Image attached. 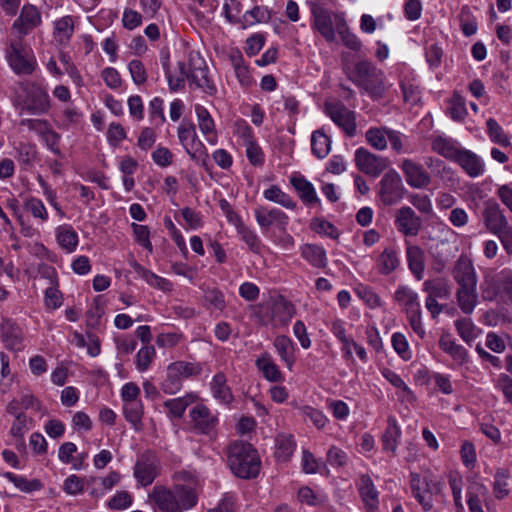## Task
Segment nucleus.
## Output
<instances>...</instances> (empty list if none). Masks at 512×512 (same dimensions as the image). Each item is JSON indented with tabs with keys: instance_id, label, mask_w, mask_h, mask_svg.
<instances>
[{
	"instance_id": "f257e3e1",
	"label": "nucleus",
	"mask_w": 512,
	"mask_h": 512,
	"mask_svg": "<svg viewBox=\"0 0 512 512\" xmlns=\"http://www.w3.org/2000/svg\"><path fill=\"white\" fill-rule=\"evenodd\" d=\"M147 503L154 512H185L197 505L198 492L188 484H156L147 495Z\"/></svg>"
},
{
	"instance_id": "9d476101",
	"label": "nucleus",
	"mask_w": 512,
	"mask_h": 512,
	"mask_svg": "<svg viewBox=\"0 0 512 512\" xmlns=\"http://www.w3.org/2000/svg\"><path fill=\"white\" fill-rule=\"evenodd\" d=\"M191 429L195 434L213 438L219 424L218 414L211 411L206 405L196 404L189 412Z\"/></svg>"
},
{
	"instance_id": "0eeeda50",
	"label": "nucleus",
	"mask_w": 512,
	"mask_h": 512,
	"mask_svg": "<svg viewBox=\"0 0 512 512\" xmlns=\"http://www.w3.org/2000/svg\"><path fill=\"white\" fill-rule=\"evenodd\" d=\"M487 229L497 235L505 251L512 254V227L497 203H487L485 208Z\"/></svg>"
},
{
	"instance_id": "13d9d810",
	"label": "nucleus",
	"mask_w": 512,
	"mask_h": 512,
	"mask_svg": "<svg viewBox=\"0 0 512 512\" xmlns=\"http://www.w3.org/2000/svg\"><path fill=\"white\" fill-rule=\"evenodd\" d=\"M176 376L182 381L184 378L200 374L201 366L197 363L176 361L170 364Z\"/></svg>"
},
{
	"instance_id": "09e8293b",
	"label": "nucleus",
	"mask_w": 512,
	"mask_h": 512,
	"mask_svg": "<svg viewBox=\"0 0 512 512\" xmlns=\"http://www.w3.org/2000/svg\"><path fill=\"white\" fill-rule=\"evenodd\" d=\"M123 412L126 420L137 430L141 428L143 417V404L141 400L123 403Z\"/></svg>"
},
{
	"instance_id": "a878e982",
	"label": "nucleus",
	"mask_w": 512,
	"mask_h": 512,
	"mask_svg": "<svg viewBox=\"0 0 512 512\" xmlns=\"http://www.w3.org/2000/svg\"><path fill=\"white\" fill-rule=\"evenodd\" d=\"M290 183L298 193L299 198L305 205H315L319 203V198L315 188L304 176L298 174L290 178Z\"/></svg>"
},
{
	"instance_id": "8fccbe9b",
	"label": "nucleus",
	"mask_w": 512,
	"mask_h": 512,
	"mask_svg": "<svg viewBox=\"0 0 512 512\" xmlns=\"http://www.w3.org/2000/svg\"><path fill=\"white\" fill-rule=\"evenodd\" d=\"M4 477L12 482L16 488L25 493L38 491L42 488V483L38 479L28 480L26 477L16 475L12 472H6Z\"/></svg>"
},
{
	"instance_id": "4be33fe9",
	"label": "nucleus",
	"mask_w": 512,
	"mask_h": 512,
	"mask_svg": "<svg viewBox=\"0 0 512 512\" xmlns=\"http://www.w3.org/2000/svg\"><path fill=\"white\" fill-rule=\"evenodd\" d=\"M394 300L403 309L406 315L421 310L417 292L406 285H399L397 287Z\"/></svg>"
},
{
	"instance_id": "4c0bfd02",
	"label": "nucleus",
	"mask_w": 512,
	"mask_h": 512,
	"mask_svg": "<svg viewBox=\"0 0 512 512\" xmlns=\"http://www.w3.org/2000/svg\"><path fill=\"white\" fill-rule=\"evenodd\" d=\"M75 21L72 16L66 15L54 22V39L65 45L70 41L74 33Z\"/></svg>"
},
{
	"instance_id": "69168bd1",
	"label": "nucleus",
	"mask_w": 512,
	"mask_h": 512,
	"mask_svg": "<svg viewBox=\"0 0 512 512\" xmlns=\"http://www.w3.org/2000/svg\"><path fill=\"white\" fill-rule=\"evenodd\" d=\"M237 230L241 235L242 240L248 245L250 250L255 253H259L261 249V240L258 235L243 223H239Z\"/></svg>"
},
{
	"instance_id": "4d7b16f0",
	"label": "nucleus",
	"mask_w": 512,
	"mask_h": 512,
	"mask_svg": "<svg viewBox=\"0 0 512 512\" xmlns=\"http://www.w3.org/2000/svg\"><path fill=\"white\" fill-rule=\"evenodd\" d=\"M400 87L403 94V99L406 103L415 105L420 100L419 85L415 80L402 78L400 80Z\"/></svg>"
},
{
	"instance_id": "79ce46f5",
	"label": "nucleus",
	"mask_w": 512,
	"mask_h": 512,
	"mask_svg": "<svg viewBox=\"0 0 512 512\" xmlns=\"http://www.w3.org/2000/svg\"><path fill=\"white\" fill-rule=\"evenodd\" d=\"M244 145L249 162L254 166H261L264 163V153L261 147L253 139L251 129L249 127L246 128L244 133Z\"/></svg>"
},
{
	"instance_id": "2f4dec72",
	"label": "nucleus",
	"mask_w": 512,
	"mask_h": 512,
	"mask_svg": "<svg viewBox=\"0 0 512 512\" xmlns=\"http://www.w3.org/2000/svg\"><path fill=\"white\" fill-rule=\"evenodd\" d=\"M196 399L195 394L189 393L182 397L166 400L163 405L167 409V416L170 419L182 418L187 407L193 404Z\"/></svg>"
},
{
	"instance_id": "f8f14e48",
	"label": "nucleus",
	"mask_w": 512,
	"mask_h": 512,
	"mask_svg": "<svg viewBox=\"0 0 512 512\" xmlns=\"http://www.w3.org/2000/svg\"><path fill=\"white\" fill-rule=\"evenodd\" d=\"M354 161L361 172L374 178L382 174L390 165L387 157L374 154L364 147L356 149Z\"/></svg>"
},
{
	"instance_id": "412c9836",
	"label": "nucleus",
	"mask_w": 512,
	"mask_h": 512,
	"mask_svg": "<svg viewBox=\"0 0 512 512\" xmlns=\"http://www.w3.org/2000/svg\"><path fill=\"white\" fill-rule=\"evenodd\" d=\"M406 259L410 272L417 280H422L425 271V252L418 246L406 242Z\"/></svg>"
},
{
	"instance_id": "cd10ccee",
	"label": "nucleus",
	"mask_w": 512,
	"mask_h": 512,
	"mask_svg": "<svg viewBox=\"0 0 512 512\" xmlns=\"http://www.w3.org/2000/svg\"><path fill=\"white\" fill-rule=\"evenodd\" d=\"M398 250L395 247H386L376 259V268L379 274L387 276L400 266Z\"/></svg>"
},
{
	"instance_id": "5fc2aeb1",
	"label": "nucleus",
	"mask_w": 512,
	"mask_h": 512,
	"mask_svg": "<svg viewBox=\"0 0 512 512\" xmlns=\"http://www.w3.org/2000/svg\"><path fill=\"white\" fill-rule=\"evenodd\" d=\"M486 132L493 143L503 147H507L510 145L509 137L504 132L503 128L493 118L487 120Z\"/></svg>"
},
{
	"instance_id": "f03ea898",
	"label": "nucleus",
	"mask_w": 512,
	"mask_h": 512,
	"mask_svg": "<svg viewBox=\"0 0 512 512\" xmlns=\"http://www.w3.org/2000/svg\"><path fill=\"white\" fill-rule=\"evenodd\" d=\"M350 79L374 100L383 98L388 89L384 71L371 60L364 59L356 62Z\"/></svg>"
},
{
	"instance_id": "a19ab883",
	"label": "nucleus",
	"mask_w": 512,
	"mask_h": 512,
	"mask_svg": "<svg viewBox=\"0 0 512 512\" xmlns=\"http://www.w3.org/2000/svg\"><path fill=\"white\" fill-rule=\"evenodd\" d=\"M263 197L266 200L279 204L286 209L294 210L297 207V203L292 199V197L277 185H272L264 190Z\"/></svg>"
},
{
	"instance_id": "4468645a",
	"label": "nucleus",
	"mask_w": 512,
	"mask_h": 512,
	"mask_svg": "<svg viewBox=\"0 0 512 512\" xmlns=\"http://www.w3.org/2000/svg\"><path fill=\"white\" fill-rule=\"evenodd\" d=\"M394 226L404 237H416L423 227L422 218L410 206H401L395 210Z\"/></svg>"
},
{
	"instance_id": "dca6fc26",
	"label": "nucleus",
	"mask_w": 512,
	"mask_h": 512,
	"mask_svg": "<svg viewBox=\"0 0 512 512\" xmlns=\"http://www.w3.org/2000/svg\"><path fill=\"white\" fill-rule=\"evenodd\" d=\"M41 23L42 16L39 9L35 5L25 4L11 26V35L24 38Z\"/></svg>"
},
{
	"instance_id": "f704fd0d",
	"label": "nucleus",
	"mask_w": 512,
	"mask_h": 512,
	"mask_svg": "<svg viewBox=\"0 0 512 512\" xmlns=\"http://www.w3.org/2000/svg\"><path fill=\"white\" fill-rule=\"evenodd\" d=\"M120 480L121 475L118 471H111L106 477L90 478L89 484L93 485L90 494L93 496H102L105 492L117 485Z\"/></svg>"
},
{
	"instance_id": "f3484780",
	"label": "nucleus",
	"mask_w": 512,
	"mask_h": 512,
	"mask_svg": "<svg viewBox=\"0 0 512 512\" xmlns=\"http://www.w3.org/2000/svg\"><path fill=\"white\" fill-rule=\"evenodd\" d=\"M405 181L411 188L424 189L431 183V177L425 168L410 158H404L399 164Z\"/></svg>"
},
{
	"instance_id": "7ed1b4c3",
	"label": "nucleus",
	"mask_w": 512,
	"mask_h": 512,
	"mask_svg": "<svg viewBox=\"0 0 512 512\" xmlns=\"http://www.w3.org/2000/svg\"><path fill=\"white\" fill-rule=\"evenodd\" d=\"M228 465L232 473L242 479L254 478L260 471V458L249 443L235 441L228 446Z\"/></svg>"
},
{
	"instance_id": "e433bc0d",
	"label": "nucleus",
	"mask_w": 512,
	"mask_h": 512,
	"mask_svg": "<svg viewBox=\"0 0 512 512\" xmlns=\"http://www.w3.org/2000/svg\"><path fill=\"white\" fill-rule=\"evenodd\" d=\"M210 386L214 398L219 402L228 405L233 401V394L223 373H217L213 377Z\"/></svg>"
},
{
	"instance_id": "37998d69",
	"label": "nucleus",
	"mask_w": 512,
	"mask_h": 512,
	"mask_svg": "<svg viewBox=\"0 0 512 512\" xmlns=\"http://www.w3.org/2000/svg\"><path fill=\"white\" fill-rule=\"evenodd\" d=\"M453 161L457 162L472 177L477 176L480 172L478 156L469 150L461 148Z\"/></svg>"
},
{
	"instance_id": "0e129e2a",
	"label": "nucleus",
	"mask_w": 512,
	"mask_h": 512,
	"mask_svg": "<svg viewBox=\"0 0 512 512\" xmlns=\"http://www.w3.org/2000/svg\"><path fill=\"white\" fill-rule=\"evenodd\" d=\"M392 347L395 352L405 361L410 360L412 352L404 334L395 332L391 337Z\"/></svg>"
},
{
	"instance_id": "a18cd8bd",
	"label": "nucleus",
	"mask_w": 512,
	"mask_h": 512,
	"mask_svg": "<svg viewBox=\"0 0 512 512\" xmlns=\"http://www.w3.org/2000/svg\"><path fill=\"white\" fill-rule=\"evenodd\" d=\"M388 130L386 126L370 127L365 133L366 142L378 151L386 150Z\"/></svg>"
},
{
	"instance_id": "5701e85b",
	"label": "nucleus",
	"mask_w": 512,
	"mask_h": 512,
	"mask_svg": "<svg viewBox=\"0 0 512 512\" xmlns=\"http://www.w3.org/2000/svg\"><path fill=\"white\" fill-rule=\"evenodd\" d=\"M357 488L367 510H377L379 506V493L371 477L362 474L357 482Z\"/></svg>"
},
{
	"instance_id": "49530a36",
	"label": "nucleus",
	"mask_w": 512,
	"mask_h": 512,
	"mask_svg": "<svg viewBox=\"0 0 512 512\" xmlns=\"http://www.w3.org/2000/svg\"><path fill=\"white\" fill-rule=\"evenodd\" d=\"M457 296L461 310L470 314L477 304L476 286L459 287Z\"/></svg>"
},
{
	"instance_id": "774afa93",
	"label": "nucleus",
	"mask_w": 512,
	"mask_h": 512,
	"mask_svg": "<svg viewBox=\"0 0 512 512\" xmlns=\"http://www.w3.org/2000/svg\"><path fill=\"white\" fill-rule=\"evenodd\" d=\"M24 208L27 212H29L34 218L39 219L44 222L48 219V212L43 204V202L35 197H31L26 200Z\"/></svg>"
},
{
	"instance_id": "7c9ffc66",
	"label": "nucleus",
	"mask_w": 512,
	"mask_h": 512,
	"mask_svg": "<svg viewBox=\"0 0 512 512\" xmlns=\"http://www.w3.org/2000/svg\"><path fill=\"white\" fill-rule=\"evenodd\" d=\"M273 346L287 368L292 370L295 363V345L293 341L286 335H278L274 339Z\"/></svg>"
},
{
	"instance_id": "bb28decb",
	"label": "nucleus",
	"mask_w": 512,
	"mask_h": 512,
	"mask_svg": "<svg viewBox=\"0 0 512 512\" xmlns=\"http://www.w3.org/2000/svg\"><path fill=\"white\" fill-rule=\"evenodd\" d=\"M431 149L440 156L453 161L461 147L453 138L438 135L431 138Z\"/></svg>"
},
{
	"instance_id": "e2e57ef3",
	"label": "nucleus",
	"mask_w": 512,
	"mask_h": 512,
	"mask_svg": "<svg viewBox=\"0 0 512 512\" xmlns=\"http://www.w3.org/2000/svg\"><path fill=\"white\" fill-rule=\"evenodd\" d=\"M156 356L155 348L151 345L143 346L136 355V368L140 372L146 371Z\"/></svg>"
},
{
	"instance_id": "603ef678",
	"label": "nucleus",
	"mask_w": 512,
	"mask_h": 512,
	"mask_svg": "<svg viewBox=\"0 0 512 512\" xmlns=\"http://www.w3.org/2000/svg\"><path fill=\"white\" fill-rule=\"evenodd\" d=\"M165 74L167 77L169 89L173 92L179 91L184 88L185 80L187 79L188 72L186 71L185 63L178 62V71L173 74L171 73L164 63Z\"/></svg>"
},
{
	"instance_id": "2eb2a0df",
	"label": "nucleus",
	"mask_w": 512,
	"mask_h": 512,
	"mask_svg": "<svg viewBox=\"0 0 512 512\" xmlns=\"http://www.w3.org/2000/svg\"><path fill=\"white\" fill-rule=\"evenodd\" d=\"M190 69L187 79L191 85L202 89L205 93L213 95L216 93L217 88L213 81L208 76V69L205 61L198 54L190 53L189 55Z\"/></svg>"
},
{
	"instance_id": "58836bf2",
	"label": "nucleus",
	"mask_w": 512,
	"mask_h": 512,
	"mask_svg": "<svg viewBox=\"0 0 512 512\" xmlns=\"http://www.w3.org/2000/svg\"><path fill=\"white\" fill-rule=\"evenodd\" d=\"M56 240L60 247L68 253L75 251L79 242L77 232L70 225H61L57 228Z\"/></svg>"
},
{
	"instance_id": "39448f33",
	"label": "nucleus",
	"mask_w": 512,
	"mask_h": 512,
	"mask_svg": "<svg viewBox=\"0 0 512 512\" xmlns=\"http://www.w3.org/2000/svg\"><path fill=\"white\" fill-rule=\"evenodd\" d=\"M497 297L512 306V270L504 269L498 273L486 272L482 299L493 301Z\"/></svg>"
},
{
	"instance_id": "9b49d317",
	"label": "nucleus",
	"mask_w": 512,
	"mask_h": 512,
	"mask_svg": "<svg viewBox=\"0 0 512 512\" xmlns=\"http://www.w3.org/2000/svg\"><path fill=\"white\" fill-rule=\"evenodd\" d=\"M325 114L337 125L348 137H354L357 131L356 114L348 109L341 102H326Z\"/></svg>"
},
{
	"instance_id": "6ab92c4d",
	"label": "nucleus",
	"mask_w": 512,
	"mask_h": 512,
	"mask_svg": "<svg viewBox=\"0 0 512 512\" xmlns=\"http://www.w3.org/2000/svg\"><path fill=\"white\" fill-rule=\"evenodd\" d=\"M296 313L294 305L278 296L270 305V322L274 328L286 327Z\"/></svg>"
},
{
	"instance_id": "bf43d9fd",
	"label": "nucleus",
	"mask_w": 512,
	"mask_h": 512,
	"mask_svg": "<svg viewBox=\"0 0 512 512\" xmlns=\"http://www.w3.org/2000/svg\"><path fill=\"white\" fill-rule=\"evenodd\" d=\"M448 482L452 491L454 504L457 512H464V505L462 503V478L457 472H450L448 474Z\"/></svg>"
},
{
	"instance_id": "1a4fd4ad",
	"label": "nucleus",
	"mask_w": 512,
	"mask_h": 512,
	"mask_svg": "<svg viewBox=\"0 0 512 512\" xmlns=\"http://www.w3.org/2000/svg\"><path fill=\"white\" fill-rule=\"evenodd\" d=\"M406 192L400 174L395 169H389L378 183L377 195L385 206L399 203Z\"/></svg>"
},
{
	"instance_id": "72a5a7b5",
	"label": "nucleus",
	"mask_w": 512,
	"mask_h": 512,
	"mask_svg": "<svg viewBox=\"0 0 512 512\" xmlns=\"http://www.w3.org/2000/svg\"><path fill=\"white\" fill-rule=\"evenodd\" d=\"M301 256L315 268H325L327 266L326 251L323 247L316 244H304L300 248Z\"/></svg>"
},
{
	"instance_id": "864d4df0",
	"label": "nucleus",
	"mask_w": 512,
	"mask_h": 512,
	"mask_svg": "<svg viewBox=\"0 0 512 512\" xmlns=\"http://www.w3.org/2000/svg\"><path fill=\"white\" fill-rule=\"evenodd\" d=\"M447 112L455 121H461L467 114L465 99L455 92L447 101Z\"/></svg>"
},
{
	"instance_id": "6e6d98bb",
	"label": "nucleus",
	"mask_w": 512,
	"mask_h": 512,
	"mask_svg": "<svg viewBox=\"0 0 512 512\" xmlns=\"http://www.w3.org/2000/svg\"><path fill=\"white\" fill-rule=\"evenodd\" d=\"M459 20L462 32L466 36H471L477 32V17L469 7L465 6L462 8Z\"/></svg>"
},
{
	"instance_id": "473e14b6",
	"label": "nucleus",
	"mask_w": 512,
	"mask_h": 512,
	"mask_svg": "<svg viewBox=\"0 0 512 512\" xmlns=\"http://www.w3.org/2000/svg\"><path fill=\"white\" fill-rule=\"evenodd\" d=\"M440 349L449 354L454 361L459 364L468 362L467 350L460 344L456 343L449 334H443L439 339Z\"/></svg>"
},
{
	"instance_id": "052dcab7",
	"label": "nucleus",
	"mask_w": 512,
	"mask_h": 512,
	"mask_svg": "<svg viewBox=\"0 0 512 512\" xmlns=\"http://www.w3.org/2000/svg\"><path fill=\"white\" fill-rule=\"evenodd\" d=\"M190 158L198 164L206 165L208 160V152L205 145L198 139L184 147Z\"/></svg>"
},
{
	"instance_id": "338daca9",
	"label": "nucleus",
	"mask_w": 512,
	"mask_h": 512,
	"mask_svg": "<svg viewBox=\"0 0 512 512\" xmlns=\"http://www.w3.org/2000/svg\"><path fill=\"white\" fill-rule=\"evenodd\" d=\"M509 477V471L507 469H498L495 475V481L493 484V490L497 499H503L508 496L509 489L507 488V478Z\"/></svg>"
},
{
	"instance_id": "393cba45",
	"label": "nucleus",
	"mask_w": 512,
	"mask_h": 512,
	"mask_svg": "<svg viewBox=\"0 0 512 512\" xmlns=\"http://www.w3.org/2000/svg\"><path fill=\"white\" fill-rule=\"evenodd\" d=\"M454 278L459 287L476 286L477 275L472 262L466 257H460L454 268Z\"/></svg>"
},
{
	"instance_id": "680f3d73",
	"label": "nucleus",
	"mask_w": 512,
	"mask_h": 512,
	"mask_svg": "<svg viewBox=\"0 0 512 512\" xmlns=\"http://www.w3.org/2000/svg\"><path fill=\"white\" fill-rule=\"evenodd\" d=\"M355 293L371 309L381 306L380 297L371 287L360 284L355 288Z\"/></svg>"
},
{
	"instance_id": "ea45409f",
	"label": "nucleus",
	"mask_w": 512,
	"mask_h": 512,
	"mask_svg": "<svg viewBox=\"0 0 512 512\" xmlns=\"http://www.w3.org/2000/svg\"><path fill=\"white\" fill-rule=\"evenodd\" d=\"M296 448L294 438L290 434H280L275 439V457L278 461L286 462Z\"/></svg>"
},
{
	"instance_id": "423d86ee",
	"label": "nucleus",
	"mask_w": 512,
	"mask_h": 512,
	"mask_svg": "<svg viewBox=\"0 0 512 512\" xmlns=\"http://www.w3.org/2000/svg\"><path fill=\"white\" fill-rule=\"evenodd\" d=\"M345 22L344 12H334L323 7L312 9V28L327 42L336 40V32L344 27Z\"/></svg>"
},
{
	"instance_id": "3c124183",
	"label": "nucleus",
	"mask_w": 512,
	"mask_h": 512,
	"mask_svg": "<svg viewBox=\"0 0 512 512\" xmlns=\"http://www.w3.org/2000/svg\"><path fill=\"white\" fill-rule=\"evenodd\" d=\"M455 327L461 339L468 345L478 337L479 330L469 318L455 321Z\"/></svg>"
},
{
	"instance_id": "c03bdc74",
	"label": "nucleus",
	"mask_w": 512,
	"mask_h": 512,
	"mask_svg": "<svg viewBox=\"0 0 512 512\" xmlns=\"http://www.w3.org/2000/svg\"><path fill=\"white\" fill-rule=\"evenodd\" d=\"M311 150L319 159H323L329 154L331 150V140L322 129L312 133Z\"/></svg>"
},
{
	"instance_id": "de8ad7c7",
	"label": "nucleus",
	"mask_w": 512,
	"mask_h": 512,
	"mask_svg": "<svg viewBox=\"0 0 512 512\" xmlns=\"http://www.w3.org/2000/svg\"><path fill=\"white\" fill-rule=\"evenodd\" d=\"M32 421L28 417L19 413L16 415L11 429L10 434L16 439V445L24 446V435L31 429Z\"/></svg>"
},
{
	"instance_id": "20e7f679",
	"label": "nucleus",
	"mask_w": 512,
	"mask_h": 512,
	"mask_svg": "<svg viewBox=\"0 0 512 512\" xmlns=\"http://www.w3.org/2000/svg\"><path fill=\"white\" fill-rule=\"evenodd\" d=\"M4 56L11 70L17 75H30L37 67L35 55L22 37L10 35L7 38Z\"/></svg>"
},
{
	"instance_id": "c9c22d12",
	"label": "nucleus",
	"mask_w": 512,
	"mask_h": 512,
	"mask_svg": "<svg viewBox=\"0 0 512 512\" xmlns=\"http://www.w3.org/2000/svg\"><path fill=\"white\" fill-rule=\"evenodd\" d=\"M387 422V427L382 435L383 449L395 454L401 436V429L394 416H389Z\"/></svg>"
},
{
	"instance_id": "b1692460",
	"label": "nucleus",
	"mask_w": 512,
	"mask_h": 512,
	"mask_svg": "<svg viewBox=\"0 0 512 512\" xmlns=\"http://www.w3.org/2000/svg\"><path fill=\"white\" fill-rule=\"evenodd\" d=\"M0 331L6 348L16 351L23 348V332L16 323L5 320L1 324Z\"/></svg>"
},
{
	"instance_id": "a211bd4d",
	"label": "nucleus",
	"mask_w": 512,
	"mask_h": 512,
	"mask_svg": "<svg viewBox=\"0 0 512 512\" xmlns=\"http://www.w3.org/2000/svg\"><path fill=\"white\" fill-rule=\"evenodd\" d=\"M255 219L262 230L275 226L280 231H285L289 223L288 215L282 210L264 206H260L255 210Z\"/></svg>"
},
{
	"instance_id": "c756f323",
	"label": "nucleus",
	"mask_w": 512,
	"mask_h": 512,
	"mask_svg": "<svg viewBox=\"0 0 512 512\" xmlns=\"http://www.w3.org/2000/svg\"><path fill=\"white\" fill-rule=\"evenodd\" d=\"M255 365L266 380L270 382H281L284 380L283 373L269 353H263L258 357L255 361Z\"/></svg>"
},
{
	"instance_id": "6e6552de",
	"label": "nucleus",
	"mask_w": 512,
	"mask_h": 512,
	"mask_svg": "<svg viewBox=\"0 0 512 512\" xmlns=\"http://www.w3.org/2000/svg\"><path fill=\"white\" fill-rule=\"evenodd\" d=\"M160 474L161 461L154 451L146 450L138 455L133 467V477L139 486H150Z\"/></svg>"
},
{
	"instance_id": "c85d7f7f",
	"label": "nucleus",
	"mask_w": 512,
	"mask_h": 512,
	"mask_svg": "<svg viewBox=\"0 0 512 512\" xmlns=\"http://www.w3.org/2000/svg\"><path fill=\"white\" fill-rule=\"evenodd\" d=\"M195 113L200 131L206 137V140L209 144L215 145L217 142V135L215 130V123L210 113L205 107L201 105L195 106Z\"/></svg>"
},
{
	"instance_id": "aec40b11",
	"label": "nucleus",
	"mask_w": 512,
	"mask_h": 512,
	"mask_svg": "<svg viewBox=\"0 0 512 512\" xmlns=\"http://www.w3.org/2000/svg\"><path fill=\"white\" fill-rule=\"evenodd\" d=\"M410 487L413 496L422 506L424 511H430L433 507V497L427 481L422 480L417 473L410 475Z\"/></svg>"
},
{
	"instance_id": "ddd939ff",
	"label": "nucleus",
	"mask_w": 512,
	"mask_h": 512,
	"mask_svg": "<svg viewBox=\"0 0 512 512\" xmlns=\"http://www.w3.org/2000/svg\"><path fill=\"white\" fill-rule=\"evenodd\" d=\"M26 93L25 105L22 110H27L31 114L40 115L48 112L50 109V97L46 89L36 82H27L21 84Z\"/></svg>"
}]
</instances>
